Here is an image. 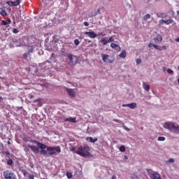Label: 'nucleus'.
Instances as JSON below:
<instances>
[{
    "label": "nucleus",
    "instance_id": "nucleus-40",
    "mask_svg": "<svg viewBox=\"0 0 179 179\" xmlns=\"http://www.w3.org/2000/svg\"><path fill=\"white\" fill-rule=\"evenodd\" d=\"M29 179H34V175H33V174L29 175Z\"/></svg>",
    "mask_w": 179,
    "mask_h": 179
},
{
    "label": "nucleus",
    "instance_id": "nucleus-45",
    "mask_svg": "<svg viewBox=\"0 0 179 179\" xmlns=\"http://www.w3.org/2000/svg\"><path fill=\"white\" fill-rule=\"evenodd\" d=\"M124 129H125L126 131H130V129H129L128 127H124Z\"/></svg>",
    "mask_w": 179,
    "mask_h": 179
},
{
    "label": "nucleus",
    "instance_id": "nucleus-59",
    "mask_svg": "<svg viewBox=\"0 0 179 179\" xmlns=\"http://www.w3.org/2000/svg\"><path fill=\"white\" fill-rule=\"evenodd\" d=\"M54 55V53H52V57Z\"/></svg>",
    "mask_w": 179,
    "mask_h": 179
},
{
    "label": "nucleus",
    "instance_id": "nucleus-43",
    "mask_svg": "<svg viewBox=\"0 0 179 179\" xmlns=\"http://www.w3.org/2000/svg\"><path fill=\"white\" fill-rule=\"evenodd\" d=\"M27 141L28 142H31V141H34V140H31V139H30V138H28V139H27Z\"/></svg>",
    "mask_w": 179,
    "mask_h": 179
},
{
    "label": "nucleus",
    "instance_id": "nucleus-16",
    "mask_svg": "<svg viewBox=\"0 0 179 179\" xmlns=\"http://www.w3.org/2000/svg\"><path fill=\"white\" fill-rule=\"evenodd\" d=\"M0 15H1V16H6V15H8L6 13V8L5 7L0 8Z\"/></svg>",
    "mask_w": 179,
    "mask_h": 179
},
{
    "label": "nucleus",
    "instance_id": "nucleus-25",
    "mask_svg": "<svg viewBox=\"0 0 179 179\" xmlns=\"http://www.w3.org/2000/svg\"><path fill=\"white\" fill-rule=\"evenodd\" d=\"M29 56H30V53H28L27 52L26 53H24V55H23L24 59L26 61H27V59H28Z\"/></svg>",
    "mask_w": 179,
    "mask_h": 179
},
{
    "label": "nucleus",
    "instance_id": "nucleus-12",
    "mask_svg": "<svg viewBox=\"0 0 179 179\" xmlns=\"http://www.w3.org/2000/svg\"><path fill=\"white\" fill-rule=\"evenodd\" d=\"M64 121H65V122H73V124L77 122L76 118V117H70L69 118H66L64 120Z\"/></svg>",
    "mask_w": 179,
    "mask_h": 179
},
{
    "label": "nucleus",
    "instance_id": "nucleus-27",
    "mask_svg": "<svg viewBox=\"0 0 179 179\" xmlns=\"http://www.w3.org/2000/svg\"><path fill=\"white\" fill-rule=\"evenodd\" d=\"M66 176L67 178H69V179H71L73 177L72 173H71V172H66Z\"/></svg>",
    "mask_w": 179,
    "mask_h": 179
},
{
    "label": "nucleus",
    "instance_id": "nucleus-58",
    "mask_svg": "<svg viewBox=\"0 0 179 179\" xmlns=\"http://www.w3.org/2000/svg\"><path fill=\"white\" fill-rule=\"evenodd\" d=\"M71 150H75V148H73Z\"/></svg>",
    "mask_w": 179,
    "mask_h": 179
},
{
    "label": "nucleus",
    "instance_id": "nucleus-29",
    "mask_svg": "<svg viewBox=\"0 0 179 179\" xmlns=\"http://www.w3.org/2000/svg\"><path fill=\"white\" fill-rule=\"evenodd\" d=\"M97 15V12H92L90 15H89V17H93V16H96Z\"/></svg>",
    "mask_w": 179,
    "mask_h": 179
},
{
    "label": "nucleus",
    "instance_id": "nucleus-13",
    "mask_svg": "<svg viewBox=\"0 0 179 179\" xmlns=\"http://www.w3.org/2000/svg\"><path fill=\"white\" fill-rule=\"evenodd\" d=\"M150 178L152 179H162L160 174L157 173H154L150 174Z\"/></svg>",
    "mask_w": 179,
    "mask_h": 179
},
{
    "label": "nucleus",
    "instance_id": "nucleus-23",
    "mask_svg": "<svg viewBox=\"0 0 179 179\" xmlns=\"http://www.w3.org/2000/svg\"><path fill=\"white\" fill-rule=\"evenodd\" d=\"M27 52L29 54L33 52L34 51V48L33 46H27Z\"/></svg>",
    "mask_w": 179,
    "mask_h": 179
},
{
    "label": "nucleus",
    "instance_id": "nucleus-60",
    "mask_svg": "<svg viewBox=\"0 0 179 179\" xmlns=\"http://www.w3.org/2000/svg\"><path fill=\"white\" fill-rule=\"evenodd\" d=\"M148 1H150V0H148Z\"/></svg>",
    "mask_w": 179,
    "mask_h": 179
},
{
    "label": "nucleus",
    "instance_id": "nucleus-54",
    "mask_svg": "<svg viewBox=\"0 0 179 179\" xmlns=\"http://www.w3.org/2000/svg\"><path fill=\"white\" fill-rule=\"evenodd\" d=\"M36 101H40V99H36Z\"/></svg>",
    "mask_w": 179,
    "mask_h": 179
},
{
    "label": "nucleus",
    "instance_id": "nucleus-28",
    "mask_svg": "<svg viewBox=\"0 0 179 179\" xmlns=\"http://www.w3.org/2000/svg\"><path fill=\"white\" fill-rule=\"evenodd\" d=\"M158 141H159L160 142H163L164 141H166V137L159 136L158 137Z\"/></svg>",
    "mask_w": 179,
    "mask_h": 179
},
{
    "label": "nucleus",
    "instance_id": "nucleus-49",
    "mask_svg": "<svg viewBox=\"0 0 179 179\" xmlns=\"http://www.w3.org/2000/svg\"><path fill=\"white\" fill-rule=\"evenodd\" d=\"M7 143H8V145H10V141H7Z\"/></svg>",
    "mask_w": 179,
    "mask_h": 179
},
{
    "label": "nucleus",
    "instance_id": "nucleus-3",
    "mask_svg": "<svg viewBox=\"0 0 179 179\" xmlns=\"http://www.w3.org/2000/svg\"><path fill=\"white\" fill-rule=\"evenodd\" d=\"M67 59L69 60V65H70V66H75V65L79 62L78 57L72 54L67 55Z\"/></svg>",
    "mask_w": 179,
    "mask_h": 179
},
{
    "label": "nucleus",
    "instance_id": "nucleus-32",
    "mask_svg": "<svg viewBox=\"0 0 179 179\" xmlns=\"http://www.w3.org/2000/svg\"><path fill=\"white\" fill-rule=\"evenodd\" d=\"M13 33H14V34H17V33H19V30L16 28H14L13 29Z\"/></svg>",
    "mask_w": 179,
    "mask_h": 179
},
{
    "label": "nucleus",
    "instance_id": "nucleus-11",
    "mask_svg": "<svg viewBox=\"0 0 179 179\" xmlns=\"http://www.w3.org/2000/svg\"><path fill=\"white\" fill-rule=\"evenodd\" d=\"M122 107H129V108H131V110H134V108H136V103H131L127 104H122Z\"/></svg>",
    "mask_w": 179,
    "mask_h": 179
},
{
    "label": "nucleus",
    "instance_id": "nucleus-6",
    "mask_svg": "<svg viewBox=\"0 0 179 179\" xmlns=\"http://www.w3.org/2000/svg\"><path fill=\"white\" fill-rule=\"evenodd\" d=\"M101 56L102 58V61H103V62L105 63L107 62L108 64H113V62H114V59L113 60L110 59V55L107 54L102 53Z\"/></svg>",
    "mask_w": 179,
    "mask_h": 179
},
{
    "label": "nucleus",
    "instance_id": "nucleus-9",
    "mask_svg": "<svg viewBox=\"0 0 179 179\" xmlns=\"http://www.w3.org/2000/svg\"><path fill=\"white\" fill-rule=\"evenodd\" d=\"M84 34H86L90 37V38H96L97 37V34L96 32L92 31H85Z\"/></svg>",
    "mask_w": 179,
    "mask_h": 179
},
{
    "label": "nucleus",
    "instance_id": "nucleus-46",
    "mask_svg": "<svg viewBox=\"0 0 179 179\" xmlns=\"http://www.w3.org/2000/svg\"><path fill=\"white\" fill-rule=\"evenodd\" d=\"M116 178H117V176H112V179H116Z\"/></svg>",
    "mask_w": 179,
    "mask_h": 179
},
{
    "label": "nucleus",
    "instance_id": "nucleus-57",
    "mask_svg": "<svg viewBox=\"0 0 179 179\" xmlns=\"http://www.w3.org/2000/svg\"><path fill=\"white\" fill-rule=\"evenodd\" d=\"M85 41H87V39H85Z\"/></svg>",
    "mask_w": 179,
    "mask_h": 179
},
{
    "label": "nucleus",
    "instance_id": "nucleus-39",
    "mask_svg": "<svg viewBox=\"0 0 179 179\" xmlns=\"http://www.w3.org/2000/svg\"><path fill=\"white\" fill-rule=\"evenodd\" d=\"M168 162L169 163H174V159H173V158L169 159Z\"/></svg>",
    "mask_w": 179,
    "mask_h": 179
},
{
    "label": "nucleus",
    "instance_id": "nucleus-19",
    "mask_svg": "<svg viewBox=\"0 0 179 179\" xmlns=\"http://www.w3.org/2000/svg\"><path fill=\"white\" fill-rule=\"evenodd\" d=\"M119 57L120 58H123V59L126 58V57H127V52L125 50H122L121 52V53L120 54Z\"/></svg>",
    "mask_w": 179,
    "mask_h": 179
},
{
    "label": "nucleus",
    "instance_id": "nucleus-22",
    "mask_svg": "<svg viewBox=\"0 0 179 179\" xmlns=\"http://www.w3.org/2000/svg\"><path fill=\"white\" fill-rule=\"evenodd\" d=\"M173 132L175 134H179V125L176 124H175V128L173 129Z\"/></svg>",
    "mask_w": 179,
    "mask_h": 179
},
{
    "label": "nucleus",
    "instance_id": "nucleus-17",
    "mask_svg": "<svg viewBox=\"0 0 179 179\" xmlns=\"http://www.w3.org/2000/svg\"><path fill=\"white\" fill-rule=\"evenodd\" d=\"M110 47L111 48H114L115 50H121V48L120 47V45H117L116 43H112L110 44Z\"/></svg>",
    "mask_w": 179,
    "mask_h": 179
},
{
    "label": "nucleus",
    "instance_id": "nucleus-37",
    "mask_svg": "<svg viewBox=\"0 0 179 179\" xmlns=\"http://www.w3.org/2000/svg\"><path fill=\"white\" fill-rule=\"evenodd\" d=\"M167 72H168V73H169L171 75V73H174V71H173V70H171V69H168Z\"/></svg>",
    "mask_w": 179,
    "mask_h": 179
},
{
    "label": "nucleus",
    "instance_id": "nucleus-15",
    "mask_svg": "<svg viewBox=\"0 0 179 179\" xmlns=\"http://www.w3.org/2000/svg\"><path fill=\"white\" fill-rule=\"evenodd\" d=\"M66 90L67 93H69V95L70 97H75V92L72 89L66 88Z\"/></svg>",
    "mask_w": 179,
    "mask_h": 179
},
{
    "label": "nucleus",
    "instance_id": "nucleus-38",
    "mask_svg": "<svg viewBox=\"0 0 179 179\" xmlns=\"http://www.w3.org/2000/svg\"><path fill=\"white\" fill-rule=\"evenodd\" d=\"M136 62L137 65H139V64L141 62V59H136Z\"/></svg>",
    "mask_w": 179,
    "mask_h": 179
},
{
    "label": "nucleus",
    "instance_id": "nucleus-31",
    "mask_svg": "<svg viewBox=\"0 0 179 179\" xmlns=\"http://www.w3.org/2000/svg\"><path fill=\"white\" fill-rule=\"evenodd\" d=\"M8 166H12L13 164V161L12 159H8L7 162Z\"/></svg>",
    "mask_w": 179,
    "mask_h": 179
},
{
    "label": "nucleus",
    "instance_id": "nucleus-26",
    "mask_svg": "<svg viewBox=\"0 0 179 179\" xmlns=\"http://www.w3.org/2000/svg\"><path fill=\"white\" fill-rule=\"evenodd\" d=\"M119 150H120V152H125V150H127L126 148H125V145H121L120 147Z\"/></svg>",
    "mask_w": 179,
    "mask_h": 179
},
{
    "label": "nucleus",
    "instance_id": "nucleus-48",
    "mask_svg": "<svg viewBox=\"0 0 179 179\" xmlns=\"http://www.w3.org/2000/svg\"><path fill=\"white\" fill-rule=\"evenodd\" d=\"M176 41H177L178 43H179V37L176 39Z\"/></svg>",
    "mask_w": 179,
    "mask_h": 179
},
{
    "label": "nucleus",
    "instance_id": "nucleus-33",
    "mask_svg": "<svg viewBox=\"0 0 179 179\" xmlns=\"http://www.w3.org/2000/svg\"><path fill=\"white\" fill-rule=\"evenodd\" d=\"M3 155H6V156H9L10 155V152L9 151H3Z\"/></svg>",
    "mask_w": 179,
    "mask_h": 179
},
{
    "label": "nucleus",
    "instance_id": "nucleus-56",
    "mask_svg": "<svg viewBox=\"0 0 179 179\" xmlns=\"http://www.w3.org/2000/svg\"><path fill=\"white\" fill-rule=\"evenodd\" d=\"M178 84H179V78L178 79Z\"/></svg>",
    "mask_w": 179,
    "mask_h": 179
},
{
    "label": "nucleus",
    "instance_id": "nucleus-35",
    "mask_svg": "<svg viewBox=\"0 0 179 179\" xmlns=\"http://www.w3.org/2000/svg\"><path fill=\"white\" fill-rule=\"evenodd\" d=\"M74 44H75V45H79V44H80L79 40L75 39Z\"/></svg>",
    "mask_w": 179,
    "mask_h": 179
},
{
    "label": "nucleus",
    "instance_id": "nucleus-21",
    "mask_svg": "<svg viewBox=\"0 0 179 179\" xmlns=\"http://www.w3.org/2000/svg\"><path fill=\"white\" fill-rule=\"evenodd\" d=\"M157 17L164 18V17H167V15H166V13H157Z\"/></svg>",
    "mask_w": 179,
    "mask_h": 179
},
{
    "label": "nucleus",
    "instance_id": "nucleus-55",
    "mask_svg": "<svg viewBox=\"0 0 179 179\" xmlns=\"http://www.w3.org/2000/svg\"><path fill=\"white\" fill-rule=\"evenodd\" d=\"M124 159H127V156H124Z\"/></svg>",
    "mask_w": 179,
    "mask_h": 179
},
{
    "label": "nucleus",
    "instance_id": "nucleus-42",
    "mask_svg": "<svg viewBox=\"0 0 179 179\" xmlns=\"http://www.w3.org/2000/svg\"><path fill=\"white\" fill-rule=\"evenodd\" d=\"M84 25H85L86 27L89 26V22H85Z\"/></svg>",
    "mask_w": 179,
    "mask_h": 179
},
{
    "label": "nucleus",
    "instance_id": "nucleus-5",
    "mask_svg": "<svg viewBox=\"0 0 179 179\" xmlns=\"http://www.w3.org/2000/svg\"><path fill=\"white\" fill-rule=\"evenodd\" d=\"M148 48H152V47H154V48H155V50H158L159 51H163L164 50H167V46L166 45H163V46H160V45H157L156 44H153L152 43H150L148 45Z\"/></svg>",
    "mask_w": 179,
    "mask_h": 179
},
{
    "label": "nucleus",
    "instance_id": "nucleus-18",
    "mask_svg": "<svg viewBox=\"0 0 179 179\" xmlns=\"http://www.w3.org/2000/svg\"><path fill=\"white\" fill-rule=\"evenodd\" d=\"M143 87L144 90H146V92H149L150 90V85L143 83Z\"/></svg>",
    "mask_w": 179,
    "mask_h": 179
},
{
    "label": "nucleus",
    "instance_id": "nucleus-1",
    "mask_svg": "<svg viewBox=\"0 0 179 179\" xmlns=\"http://www.w3.org/2000/svg\"><path fill=\"white\" fill-rule=\"evenodd\" d=\"M31 143H36V145H28V148H30L34 153H41L43 156H55L57 153L61 152V147L57 145L56 147H50L43 143H40L37 141H31Z\"/></svg>",
    "mask_w": 179,
    "mask_h": 179
},
{
    "label": "nucleus",
    "instance_id": "nucleus-30",
    "mask_svg": "<svg viewBox=\"0 0 179 179\" xmlns=\"http://www.w3.org/2000/svg\"><path fill=\"white\" fill-rule=\"evenodd\" d=\"M144 20H148V19H150V15L147 14L143 17Z\"/></svg>",
    "mask_w": 179,
    "mask_h": 179
},
{
    "label": "nucleus",
    "instance_id": "nucleus-41",
    "mask_svg": "<svg viewBox=\"0 0 179 179\" xmlns=\"http://www.w3.org/2000/svg\"><path fill=\"white\" fill-rule=\"evenodd\" d=\"M113 121H114L115 122H118L119 124L121 122V120H118V119H115V120H113Z\"/></svg>",
    "mask_w": 179,
    "mask_h": 179
},
{
    "label": "nucleus",
    "instance_id": "nucleus-24",
    "mask_svg": "<svg viewBox=\"0 0 179 179\" xmlns=\"http://www.w3.org/2000/svg\"><path fill=\"white\" fill-rule=\"evenodd\" d=\"M171 23H173V19H169L167 20H164V24H171Z\"/></svg>",
    "mask_w": 179,
    "mask_h": 179
},
{
    "label": "nucleus",
    "instance_id": "nucleus-44",
    "mask_svg": "<svg viewBox=\"0 0 179 179\" xmlns=\"http://www.w3.org/2000/svg\"><path fill=\"white\" fill-rule=\"evenodd\" d=\"M98 36H104V34H103V32H100Z\"/></svg>",
    "mask_w": 179,
    "mask_h": 179
},
{
    "label": "nucleus",
    "instance_id": "nucleus-14",
    "mask_svg": "<svg viewBox=\"0 0 179 179\" xmlns=\"http://www.w3.org/2000/svg\"><path fill=\"white\" fill-rule=\"evenodd\" d=\"M154 41H157V43H162L163 41V36L162 35L158 34L157 37L154 38Z\"/></svg>",
    "mask_w": 179,
    "mask_h": 179
},
{
    "label": "nucleus",
    "instance_id": "nucleus-50",
    "mask_svg": "<svg viewBox=\"0 0 179 179\" xmlns=\"http://www.w3.org/2000/svg\"><path fill=\"white\" fill-rule=\"evenodd\" d=\"M177 15H178V17H179V10L177 11Z\"/></svg>",
    "mask_w": 179,
    "mask_h": 179
},
{
    "label": "nucleus",
    "instance_id": "nucleus-20",
    "mask_svg": "<svg viewBox=\"0 0 179 179\" xmlns=\"http://www.w3.org/2000/svg\"><path fill=\"white\" fill-rule=\"evenodd\" d=\"M87 140L90 141V142H91V143H96V142H97V138H93L92 137H87Z\"/></svg>",
    "mask_w": 179,
    "mask_h": 179
},
{
    "label": "nucleus",
    "instance_id": "nucleus-4",
    "mask_svg": "<svg viewBox=\"0 0 179 179\" xmlns=\"http://www.w3.org/2000/svg\"><path fill=\"white\" fill-rule=\"evenodd\" d=\"M5 179H16V175L10 170H6L3 172Z\"/></svg>",
    "mask_w": 179,
    "mask_h": 179
},
{
    "label": "nucleus",
    "instance_id": "nucleus-52",
    "mask_svg": "<svg viewBox=\"0 0 179 179\" xmlns=\"http://www.w3.org/2000/svg\"><path fill=\"white\" fill-rule=\"evenodd\" d=\"M33 97H34L33 95L30 96V99H33Z\"/></svg>",
    "mask_w": 179,
    "mask_h": 179
},
{
    "label": "nucleus",
    "instance_id": "nucleus-2",
    "mask_svg": "<svg viewBox=\"0 0 179 179\" xmlns=\"http://www.w3.org/2000/svg\"><path fill=\"white\" fill-rule=\"evenodd\" d=\"M90 148L87 145L80 146L78 148V150L76 151V153L77 155H79L82 157H88V156H90Z\"/></svg>",
    "mask_w": 179,
    "mask_h": 179
},
{
    "label": "nucleus",
    "instance_id": "nucleus-7",
    "mask_svg": "<svg viewBox=\"0 0 179 179\" xmlns=\"http://www.w3.org/2000/svg\"><path fill=\"white\" fill-rule=\"evenodd\" d=\"M164 128L166 129H169V131H174V128L176 127V123L174 122H166L163 125Z\"/></svg>",
    "mask_w": 179,
    "mask_h": 179
},
{
    "label": "nucleus",
    "instance_id": "nucleus-10",
    "mask_svg": "<svg viewBox=\"0 0 179 179\" xmlns=\"http://www.w3.org/2000/svg\"><path fill=\"white\" fill-rule=\"evenodd\" d=\"M20 1L21 0H16L15 1H6V3L9 6H17L18 5H20Z\"/></svg>",
    "mask_w": 179,
    "mask_h": 179
},
{
    "label": "nucleus",
    "instance_id": "nucleus-53",
    "mask_svg": "<svg viewBox=\"0 0 179 179\" xmlns=\"http://www.w3.org/2000/svg\"><path fill=\"white\" fill-rule=\"evenodd\" d=\"M1 100H2V96H0V101H1Z\"/></svg>",
    "mask_w": 179,
    "mask_h": 179
},
{
    "label": "nucleus",
    "instance_id": "nucleus-47",
    "mask_svg": "<svg viewBox=\"0 0 179 179\" xmlns=\"http://www.w3.org/2000/svg\"><path fill=\"white\" fill-rule=\"evenodd\" d=\"M94 44L93 43H92V44H90L88 47H94Z\"/></svg>",
    "mask_w": 179,
    "mask_h": 179
},
{
    "label": "nucleus",
    "instance_id": "nucleus-36",
    "mask_svg": "<svg viewBox=\"0 0 179 179\" xmlns=\"http://www.w3.org/2000/svg\"><path fill=\"white\" fill-rule=\"evenodd\" d=\"M1 24H2L3 26H6V25H8V22H6V21H5V20H2V21H1Z\"/></svg>",
    "mask_w": 179,
    "mask_h": 179
},
{
    "label": "nucleus",
    "instance_id": "nucleus-51",
    "mask_svg": "<svg viewBox=\"0 0 179 179\" xmlns=\"http://www.w3.org/2000/svg\"><path fill=\"white\" fill-rule=\"evenodd\" d=\"M87 43H92V41L88 40V41H87Z\"/></svg>",
    "mask_w": 179,
    "mask_h": 179
},
{
    "label": "nucleus",
    "instance_id": "nucleus-8",
    "mask_svg": "<svg viewBox=\"0 0 179 179\" xmlns=\"http://www.w3.org/2000/svg\"><path fill=\"white\" fill-rule=\"evenodd\" d=\"M114 41V38L113 36H110L108 39H107V38H101L100 41H99V43H101V44H102V45H107V44L108 43H111Z\"/></svg>",
    "mask_w": 179,
    "mask_h": 179
},
{
    "label": "nucleus",
    "instance_id": "nucleus-61",
    "mask_svg": "<svg viewBox=\"0 0 179 179\" xmlns=\"http://www.w3.org/2000/svg\"><path fill=\"white\" fill-rule=\"evenodd\" d=\"M109 1H111V0H109Z\"/></svg>",
    "mask_w": 179,
    "mask_h": 179
},
{
    "label": "nucleus",
    "instance_id": "nucleus-34",
    "mask_svg": "<svg viewBox=\"0 0 179 179\" xmlns=\"http://www.w3.org/2000/svg\"><path fill=\"white\" fill-rule=\"evenodd\" d=\"M162 24H164V19L159 21V25L162 26Z\"/></svg>",
    "mask_w": 179,
    "mask_h": 179
}]
</instances>
